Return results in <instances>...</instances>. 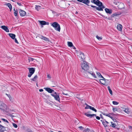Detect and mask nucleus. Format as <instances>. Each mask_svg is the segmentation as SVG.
Returning a JSON list of instances; mask_svg holds the SVG:
<instances>
[{
    "mask_svg": "<svg viewBox=\"0 0 132 132\" xmlns=\"http://www.w3.org/2000/svg\"><path fill=\"white\" fill-rule=\"evenodd\" d=\"M96 38L99 40H101L102 39V38L97 35L96 36Z\"/></svg>",
    "mask_w": 132,
    "mask_h": 132,
    "instance_id": "obj_40",
    "label": "nucleus"
},
{
    "mask_svg": "<svg viewBox=\"0 0 132 132\" xmlns=\"http://www.w3.org/2000/svg\"><path fill=\"white\" fill-rule=\"evenodd\" d=\"M101 77V78L103 79H105L101 75H100V76L99 77Z\"/></svg>",
    "mask_w": 132,
    "mask_h": 132,
    "instance_id": "obj_56",
    "label": "nucleus"
},
{
    "mask_svg": "<svg viewBox=\"0 0 132 132\" xmlns=\"http://www.w3.org/2000/svg\"><path fill=\"white\" fill-rule=\"evenodd\" d=\"M47 77L48 78L50 79L51 77L49 75H48L47 76Z\"/></svg>",
    "mask_w": 132,
    "mask_h": 132,
    "instance_id": "obj_54",
    "label": "nucleus"
},
{
    "mask_svg": "<svg viewBox=\"0 0 132 132\" xmlns=\"http://www.w3.org/2000/svg\"><path fill=\"white\" fill-rule=\"evenodd\" d=\"M78 128L81 130H82L83 129V127L82 126H79Z\"/></svg>",
    "mask_w": 132,
    "mask_h": 132,
    "instance_id": "obj_47",
    "label": "nucleus"
},
{
    "mask_svg": "<svg viewBox=\"0 0 132 132\" xmlns=\"http://www.w3.org/2000/svg\"><path fill=\"white\" fill-rule=\"evenodd\" d=\"M19 13L20 16H24L26 14V12L21 9L19 10Z\"/></svg>",
    "mask_w": 132,
    "mask_h": 132,
    "instance_id": "obj_11",
    "label": "nucleus"
},
{
    "mask_svg": "<svg viewBox=\"0 0 132 132\" xmlns=\"http://www.w3.org/2000/svg\"><path fill=\"white\" fill-rule=\"evenodd\" d=\"M118 8L120 9H122L124 7V4L121 2H118Z\"/></svg>",
    "mask_w": 132,
    "mask_h": 132,
    "instance_id": "obj_6",
    "label": "nucleus"
},
{
    "mask_svg": "<svg viewBox=\"0 0 132 132\" xmlns=\"http://www.w3.org/2000/svg\"><path fill=\"white\" fill-rule=\"evenodd\" d=\"M91 106H90L89 105H87V106H86L85 107V109H90V107H91Z\"/></svg>",
    "mask_w": 132,
    "mask_h": 132,
    "instance_id": "obj_38",
    "label": "nucleus"
},
{
    "mask_svg": "<svg viewBox=\"0 0 132 132\" xmlns=\"http://www.w3.org/2000/svg\"><path fill=\"white\" fill-rule=\"evenodd\" d=\"M27 132H33L31 130H28Z\"/></svg>",
    "mask_w": 132,
    "mask_h": 132,
    "instance_id": "obj_64",
    "label": "nucleus"
},
{
    "mask_svg": "<svg viewBox=\"0 0 132 132\" xmlns=\"http://www.w3.org/2000/svg\"><path fill=\"white\" fill-rule=\"evenodd\" d=\"M44 98L45 99V102L49 104V105H51L52 104L49 101H47V100L44 97V96H43Z\"/></svg>",
    "mask_w": 132,
    "mask_h": 132,
    "instance_id": "obj_31",
    "label": "nucleus"
},
{
    "mask_svg": "<svg viewBox=\"0 0 132 132\" xmlns=\"http://www.w3.org/2000/svg\"><path fill=\"white\" fill-rule=\"evenodd\" d=\"M18 12V10L17 9H16V10L15 11V12H14V15L15 16H16L17 15Z\"/></svg>",
    "mask_w": 132,
    "mask_h": 132,
    "instance_id": "obj_36",
    "label": "nucleus"
},
{
    "mask_svg": "<svg viewBox=\"0 0 132 132\" xmlns=\"http://www.w3.org/2000/svg\"><path fill=\"white\" fill-rule=\"evenodd\" d=\"M71 47H72V48L73 49H76V48L73 45V46H72Z\"/></svg>",
    "mask_w": 132,
    "mask_h": 132,
    "instance_id": "obj_61",
    "label": "nucleus"
},
{
    "mask_svg": "<svg viewBox=\"0 0 132 132\" xmlns=\"http://www.w3.org/2000/svg\"><path fill=\"white\" fill-rule=\"evenodd\" d=\"M105 79H100V81L102 84L106 85H107L106 84H105L104 82H105Z\"/></svg>",
    "mask_w": 132,
    "mask_h": 132,
    "instance_id": "obj_16",
    "label": "nucleus"
},
{
    "mask_svg": "<svg viewBox=\"0 0 132 132\" xmlns=\"http://www.w3.org/2000/svg\"><path fill=\"white\" fill-rule=\"evenodd\" d=\"M47 98H48L50 96L48 95H47L46 94L44 95Z\"/></svg>",
    "mask_w": 132,
    "mask_h": 132,
    "instance_id": "obj_51",
    "label": "nucleus"
},
{
    "mask_svg": "<svg viewBox=\"0 0 132 132\" xmlns=\"http://www.w3.org/2000/svg\"><path fill=\"white\" fill-rule=\"evenodd\" d=\"M105 10L106 12L109 14H111L112 12V10L111 9H108V8H105Z\"/></svg>",
    "mask_w": 132,
    "mask_h": 132,
    "instance_id": "obj_13",
    "label": "nucleus"
},
{
    "mask_svg": "<svg viewBox=\"0 0 132 132\" xmlns=\"http://www.w3.org/2000/svg\"><path fill=\"white\" fill-rule=\"evenodd\" d=\"M110 113H109L108 114H106L105 113H103V114L104 115L106 116H108L111 119H112L113 118L111 117L110 114Z\"/></svg>",
    "mask_w": 132,
    "mask_h": 132,
    "instance_id": "obj_28",
    "label": "nucleus"
},
{
    "mask_svg": "<svg viewBox=\"0 0 132 132\" xmlns=\"http://www.w3.org/2000/svg\"><path fill=\"white\" fill-rule=\"evenodd\" d=\"M28 60H29V62H30V61H33L34 60H35V59L31 57H29L28 58Z\"/></svg>",
    "mask_w": 132,
    "mask_h": 132,
    "instance_id": "obj_32",
    "label": "nucleus"
},
{
    "mask_svg": "<svg viewBox=\"0 0 132 132\" xmlns=\"http://www.w3.org/2000/svg\"><path fill=\"white\" fill-rule=\"evenodd\" d=\"M28 68L29 70V73L28 74V77H30L34 73L35 71V68Z\"/></svg>",
    "mask_w": 132,
    "mask_h": 132,
    "instance_id": "obj_4",
    "label": "nucleus"
},
{
    "mask_svg": "<svg viewBox=\"0 0 132 132\" xmlns=\"http://www.w3.org/2000/svg\"><path fill=\"white\" fill-rule=\"evenodd\" d=\"M123 109L126 113H129V111L128 109H126L125 108H123Z\"/></svg>",
    "mask_w": 132,
    "mask_h": 132,
    "instance_id": "obj_27",
    "label": "nucleus"
},
{
    "mask_svg": "<svg viewBox=\"0 0 132 132\" xmlns=\"http://www.w3.org/2000/svg\"><path fill=\"white\" fill-rule=\"evenodd\" d=\"M43 90L42 89H40L39 90V91L40 92H42L43 91Z\"/></svg>",
    "mask_w": 132,
    "mask_h": 132,
    "instance_id": "obj_62",
    "label": "nucleus"
},
{
    "mask_svg": "<svg viewBox=\"0 0 132 132\" xmlns=\"http://www.w3.org/2000/svg\"><path fill=\"white\" fill-rule=\"evenodd\" d=\"M44 89L46 91H47L49 93H52L54 92V91L52 89L50 88L47 87L45 88Z\"/></svg>",
    "mask_w": 132,
    "mask_h": 132,
    "instance_id": "obj_9",
    "label": "nucleus"
},
{
    "mask_svg": "<svg viewBox=\"0 0 132 132\" xmlns=\"http://www.w3.org/2000/svg\"><path fill=\"white\" fill-rule=\"evenodd\" d=\"M6 107V105L2 102H0V109L4 110Z\"/></svg>",
    "mask_w": 132,
    "mask_h": 132,
    "instance_id": "obj_8",
    "label": "nucleus"
},
{
    "mask_svg": "<svg viewBox=\"0 0 132 132\" xmlns=\"http://www.w3.org/2000/svg\"><path fill=\"white\" fill-rule=\"evenodd\" d=\"M100 117L101 118H102V119H103V117L102 115L101 114L100 115Z\"/></svg>",
    "mask_w": 132,
    "mask_h": 132,
    "instance_id": "obj_55",
    "label": "nucleus"
},
{
    "mask_svg": "<svg viewBox=\"0 0 132 132\" xmlns=\"http://www.w3.org/2000/svg\"><path fill=\"white\" fill-rule=\"evenodd\" d=\"M41 7V6L39 5H36L35 8L36 9L37 11H38L39 9Z\"/></svg>",
    "mask_w": 132,
    "mask_h": 132,
    "instance_id": "obj_33",
    "label": "nucleus"
},
{
    "mask_svg": "<svg viewBox=\"0 0 132 132\" xmlns=\"http://www.w3.org/2000/svg\"><path fill=\"white\" fill-rule=\"evenodd\" d=\"M6 128V127L0 125V132H4V131H6L5 129Z\"/></svg>",
    "mask_w": 132,
    "mask_h": 132,
    "instance_id": "obj_10",
    "label": "nucleus"
},
{
    "mask_svg": "<svg viewBox=\"0 0 132 132\" xmlns=\"http://www.w3.org/2000/svg\"><path fill=\"white\" fill-rule=\"evenodd\" d=\"M108 90L109 91L110 94L111 95H112V91L111 90V89L110 87L109 86H108Z\"/></svg>",
    "mask_w": 132,
    "mask_h": 132,
    "instance_id": "obj_26",
    "label": "nucleus"
},
{
    "mask_svg": "<svg viewBox=\"0 0 132 132\" xmlns=\"http://www.w3.org/2000/svg\"><path fill=\"white\" fill-rule=\"evenodd\" d=\"M14 39L15 40V43L17 44H18L19 43L17 40L16 39V38H15V39Z\"/></svg>",
    "mask_w": 132,
    "mask_h": 132,
    "instance_id": "obj_48",
    "label": "nucleus"
},
{
    "mask_svg": "<svg viewBox=\"0 0 132 132\" xmlns=\"http://www.w3.org/2000/svg\"><path fill=\"white\" fill-rule=\"evenodd\" d=\"M96 118L98 120H100V117L98 116H96Z\"/></svg>",
    "mask_w": 132,
    "mask_h": 132,
    "instance_id": "obj_50",
    "label": "nucleus"
},
{
    "mask_svg": "<svg viewBox=\"0 0 132 132\" xmlns=\"http://www.w3.org/2000/svg\"><path fill=\"white\" fill-rule=\"evenodd\" d=\"M37 78V75H36L33 78L31 79V80H32L33 81H36V79Z\"/></svg>",
    "mask_w": 132,
    "mask_h": 132,
    "instance_id": "obj_25",
    "label": "nucleus"
},
{
    "mask_svg": "<svg viewBox=\"0 0 132 132\" xmlns=\"http://www.w3.org/2000/svg\"><path fill=\"white\" fill-rule=\"evenodd\" d=\"M51 26L55 28V29L56 31H60V25L56 22L53 23L51 24Z\"/></svg>",
    "mask_w": 132,
    "mask_h": 132,
    "instance_id": "obj_2",
    "label": "nucleus"
},
{
    "mask_svg": "<svg viewBox=\"0 0 132 132\" xmlns=\"http://www.w3.org/2000/svg\"><path fill=\"white\" fill-rule=\"evenodd\" d=\"M102 124L105 127H109V125H106V124L105 121H102Z\"/></svg>",
    "mask_w": 132,
    "mask_h": 132,
    "instance_id": "obj_30",
    "label": "nucleus"
},
{
    "mask_svg": "<svg viewBox=\"0 0 132 132\" xmlns=\"http://www.w3.org/2000/svg\"><path fill=\"white\" fill-rule=\"evenodd\" d=\"M85 115L87 116V117H89L90 118H92L93 116H96V114H90L88 113H85Z\"/></svg>",
    "mask_w": 132,
    "mask_h": 132,
    "instance_id": "obj_15",
    "label": "nucleus"
},
{
    "mask_svg": "<svg viewBox=\"0 0 132 132\" xmlns=\"http://www.w3.org/2000/svg\"><path fill=\"white\" fill-rule=\"evenodd\" d=\"M51 95L54 97L55 99L57 101L60 103V98L59 97V93H57L55 92L51 94Z\"/></svg>",
    "mask_w": 132,
    "mask_h": 132,
    "instance_id": "obj_3",
    "label": "nucleus"
},
{
    "mask_svg": "<svg viewBox=\"0 0 132 132\" xmlns=\"http://www.w3.org/2000/svg\"><path fill=\"white\" fill-rule=\"evenodd\" d=\"M112 119L113 120V121L114 122H116V121H117V120H116V119H114L113 118V119Z\"/></svg>",
    "mask_w": 132,
    "mask_h": 132,
    "instance_id": "obj_60",
    "label": "nucleus"
},
{
    "mask_svg": "<svg viewBox=\"0 0 132 132\" xmlns=\"http://www.w3.org/2000/svg\"><path fill=\"white\" fill-rule=\"evenodd\" d=\"M111 124L109 125V127H111L113 128H115L116 127V124L113 123L112 122H111Z\"/></svg>",
    "mask_w": 132,
    "mask_h": 132,
    "instance_id": "obj_21",
    "label": "nucleus"
},
{
    "mask_svg": "<svg viewBox=\"0 0 132 132\" xmlns=\"http://www.w3.org/2000/svg\"><path fill=\"white\" fill-rule=\"evenodd\" d=\"M45 25H46V24L48 25L49 24V23L48 22H46V21H45Z\"/></svg>",
    "mask_w": 132,
    "mask_h": 132,
    "instance_id": "obj_63",
    "label": "nucleus"
},
{
    "mask_svg": "<svg viewBox=\"0 0 132 132\" xmlns=\"http://www.w3.org/2000/svg\"><path fill=\"white\" fill-rule=\"evenodd\" d=\"M102 3L101 2H98L96 3L95 4H96L97 6L100 7L101 5H102Z\"/></svg>",
    "mask_w": 132,
    "mask_h": 132,
    "instance_id": "obj_22",
    "label": "nucleus"
},
{
    "mask_svg": "<svg viewBox=\"0 0 132 132\" xmlns=\"http://www.w3.org/2000/svg\"><path fill=\"white\" fill-rule=\"evenodd\" d=\"M90 6L92 7L95 8L97 10L99 11H103V9L105 8V7L102 4V5H101L100 7H98L96 6L92 5H90Z\"/></svg>",
    "mask_w": 132,
    "mask_h": 132,
    "instance_id": "obj_5",
    "label": "nucleus"
},
{
    "mask_svg": "<svg viewBox=\"0 0 132 132\" xmlns=\"http://www.w3.org/2000/svg\"><path fill=\"white\" fill-rule=\"evenodd\" d=\"M90 3V1L89 0H83L82 3H83L85 4L88 6H89L88 4Z\"/></svg>",
    "mask_w": 132,
    "mask_h": 132,
    "instance_id": "obj_14",
    "label": "nucleus"
},
{
    "mask_svg": "<svg viewBox=\"0 0 132 132\" xmlns=\"http://www.w3.org/2000/svg\"><path fill=\"white\" fill-rule=\"evenodd\" d=\"M128 128L129 129H131L132 130V127L131 126H128Z\"/></svg>",
    "mask_w": 132,
    "mask_h": 132,
    "instance_id": "obj_59",
    "label": "nucleus"
},
{
    "mask_svg": "<svg viewBox=\"0 0 132 132\" xmlns=\"http://www.w3.org/2000/svg\"><path fill=\"white\" fill-rule=\"evenodd\" d=\"M97 76H98L99 77L101 75V74L99 72H96Z\"/></svg>",
    "mask_w": 132,
    "mask_h": 132,
    "instance_id": "obj_45",
    "label": "nucleus"
},
{
    "mask_svg": "<svg viewBox=\"0 0 132 132\" xmlns=\"http://www.w3.org/2000/svg\"><path fill=\"white\" fill-rule=\"evenodd\" d=\"M6 95L9 97L10 100V101H11L12 100V97H11L10 94H6Z\"/></svg>",
    "mask_w": 132,
    "mask_h": 132,
    "instance_id": "obj_35",
    "label": "nucleus"
},
{
    "mask_svg": "<svg viewBox=\"0 0 132 132\" xmlns=\"http://www.w3.org/2000/svg\"><path fill=\"white\" fill-rule=\"evenodd\" d=\"M90 130L88 128H87L86 129L84 130V131L86 132H89Z\"/></svg>",
    "mask_w": 132,
    "mask_h": 132,
    "instance_id": "obj_44",
    "label": "nucleus"
},
{
    "mask_svg": "<svg viewBox=\"0 0 132 132\" xmlns=\"http://www.w3.org/2000/svg\"><path fill=\"white\" fill-rule=\"evenodd\" d=\"M112 110L114 112H115L116 111H117L118 110L116 108H113Z\"/></svg>",
    "mask_w": 132,
    "mask_h": 132,
    "instance_id": "obj_42",
    "label": "nucleus"
},
{
    "mask_svg": "<svg viewBox=\"0 0 132 132\" xmlns=\"http://www.w3.org/2000/svg\"><path fill=\"white\" fill-rule=\"evenodd\" d=\"M6 5L9 7L10 11H11L12 9V6L10 3H7Z\"/></svg>",
    "mask_w": 132,
    "mask_h": 132,
    "instance_id": "obj_23",
    "label": "nucleus"
},
{
    "mask_svg": "<svg viewBox=\"0 0 132 132\" xmlns=\"http://www.w3.org/2000/svg\"><path fill=\"white\" fill-rule=\"evenodd\" d=\"M104 121H105L106 122V125H109V122H108V121H106L105 119H104Z\"/></svg>",
    "mask_w": 132,
    "mask_h": 132,
    "instance_id": "obj_49",
    "label": "nucleus"
},
{
    "mask_svg": "<svg viewBox=\"0 0 132 132\" xmlns=\"http://www.w3.org/2000/svg\"><path fill=\"white\" fill-rule=\"evenodd\" d=\"M1 28L3 29L7 32H9V29H8L7 27L5 26H2L1 27Z\"/></svg>",
    "mask_w": 132,
    "mask_h": 132,
    "instance_id": "obj_12",
    "label": "nucleus"
},
{
    "mask_svg": "<svg viewBox=\"0 0 132 132\" xmlns=\"http://www.w3.org/2000/svg\"><path fill=\"white\" fill-rule=\"evenodd\" d=\"M38 37H39V38L41 39L44 40H45L46 41H48L49 42H50V41L49 40L48 38L46 37H44L42 35H40L39 36H38Z\"/></svg>",
    "mask_w": 132,
    "mask_h": 132,
    "instance_id": "obj_7",
    "label": "nucleus"
},
{
    "mask_svg": "<svg viewBox=\"0 0 132 132\" xmlns=\"http://www.w3.org/2000/svg\"><path fill=\"white\" fill-rule=\"evenodd\" d=\"M98 14H100V15H101V16H102L103 17H104V18H107V17H105V16H104V15H102L101 13H100L99 12H97V13Z\"/></svg>",
    "mask_w": 132,
    "mask_h": 132,
    "instance_id": "obj_46",
    "label": "nucleus"
},
{
    "mask_svg": "<svg viewBox=\"0 0 132 132\" xmlns=\"http://www.w3.org/2000/svg\"><path fill=\"white\" fill-rule=\"evenodd\" d=\"M2 120H3L4 122H7L8 123H9V122L7 120H6L5 119L3 118H2Z\"/></svg>",
    "mask_w": 132,
    "mask_h": 132,
    "instance_id": "obj_43",
    "label": "nucleus"
},
{
    "mask_svg": "<svg viewBox=\"0 0 132 132\" xmlns=\"http://www.w3.org/2000/svg\"><path fill=\"white\" fill-rule=\"evenodd\" d=\"M13 126L15 128H17L18 127L17 125L14 123H13Z\"/></svg>",
    "mask_w": 132,
    "mask_h": 132,
    "instance_id": "obj_41",
    "label": "nucleus"
},
{
    "mask_svg": "<svg viewBox=\"0 0 132 132\" xmlns=\"http://www.w3.org/2000/svg\"><path fill=\"white\" fill-rule=\"evenodd\" d=\"M113 104L114 105H117L119 104V102L116 101H113L112 102Z\"/></svg>",
    "mask_w": 132,
    "mask_h": 132,
    "instance_id": "obj_37",
    "label": "nucleus"
},
{
    "mask_svg": "<svg viewBox=\"0 0 132 132\" xmlns=\"http://www.w3.org/2000/svg\"><path fill=\"white\" fill-rule=\"evenodd\" d=\"M121 14V13H116L112 14V15H111V17H113L114 16H116L118 15H119Z\"/></svg>",
    "mask_w": 132,
    "mask_h": 132,
    "instance_id": "obj_17",
    "label": "nucleus"
},
{
    "mask_svg": "<svg viewBox=\"0 0 132 132\" xmlns=\"http://www.w3.org/2000/svg\"><path fill=\"white\" fill-rule=\"evenodd\" d=\"M62 94L63 95H68V94L67 93H66V94H65V93H63Z\"/></svg>",
    "mask_w": 132,
    "mask_h": 132,
    "instance_id": "obj_58",
    "label": "nucleus"
},
{
    "mask_svg": "<svg viewBox=\"0 0 132 132\" xmlns=\"http://www.w3.org/2000/svg\"><path fill=\"white\" fill-rule=\"evenodd\" d=\"M9 35L10 37L11 38L13 39H15V35L14 34H9Z\"/></svg>",
    "mask_w": 132,
    "mask_h": 132,
    "instance_id": "obj_20",
    "label": "nucleus"
},
{
    "mask_svg": "<svg viewBox=\"0 0 132 132\" xmlns=\"http://www.w3.org/2000/svg\"><path fill=\"white\" fill-rule=\"evenodd\" d=\"M118 2H114V3L115 5H118Z\"/></svg>",
    "mask_w": 132,
    "mask_h": 132,
    "instance_id": "obj_57",
    "label": "nucleus"
},
{
    "mask_svg": "<svg viewBox=\"0 0 132 132\" xmlns=\"http://www.w3.org/2000/svg\"><path fill=\"white\" fill-rule=\"evenodd\" d=\"M38 22H39L40 24L42 25H45V21H38Z\"/></svg>",
    "mask_w": 132,
    "mask_h": 132,
    "instance_id": "obj_24",
    "label": "nucleus"
},
{
    "mask_svg": "<svg viewBox=\"0 0 132 132\" xmlns=\"http://www.w3.org/2000/svg\"><path fill=\"white\" fill-rule=\"evenodd\" d=\"M90 108H91L90 109V110H92L95 111V112H97V110L95 108H94L92 106H91V107Z\"/></svg>",
    "mask_w": 132,
    "mask_h": 132,
    "instance_id": "obj_34",
    "label": "nucleus"
},
{
    "mask_svg": "<svg viewBox=\"0 0 132 132\" xmlns=\"http://www.w3.org/2000/svg\"><path fill=\"white\" fill-rule=\"evenodd\" d=\"M81 67L82 70L85 71H87L88 70L89 67L88 63L85 61H84L81 65Z\"/></svg>",
    "mask_w": 132,
    "mask_h": 132,
    "instance_id": "obj_1",
    "label": "nucleus"
},
{
    "mask_svg": "<svg viewBox=\"0 0 132 132\" xmlns=\"http://www.w3.org/2000/svg\"><path fill=\"white\" fill-rule=\"evenodd\" d=\"M78 2L82 3L83 0H76Z\"/></svg>",
    "mask_w": 132,
    "mask_h": 132,
    "instance_id": "obj_52",
    "label": "nucleus"
},
{
    "mask_svg": "<svg viewBox=\"0 0 132 132\" xmlns=\"http://www.w3.org/2000/svg\"><path fill=\"white\" fill-rule=\"evenodd\" d=\"M91 75L94 78H97V77L96 76L95 74L94 73H93V72L92 73H91Z\"/></svg>",
    "mask_w": 132,
    "mask_h": 132,
    "instance_id": "obj_39",
    "label": "nucleus"
},
{
    "mask_svg": "<svg viewBox=\"0 0 132 132\" xmlns=\"http://www.w3.org/2000/svg\"><path fill=\"white\" fill-rule=\"evenodd\" d=\"M68 46L70 47H71L73 46V44L71 42H68Z\"/></svg>",
    "mask_w": 132,
    "mask_h": 132,
    "instance_id": "obj_29",
    "label": "nucleus"
},
{
    "mask_svg": "<svg viewBox=\"0 0 132 132\" xmlns=\"http://www.w3.org/2000/svg\"><path fill=\"white\" fill-rule=\"evenodd\" d=\"M17 4H18V5H19L20 6H22V4L20 3L17 2Z\"/></svg>",
    "mask_w": 132,
    "mask_h": 132,
    "instance_id": "obj_53",
    "label": "nucleus"
},
{
    "mask_svg": "<svg viewBox=\"0 0 132 132\" xmlns=\"http://www.w3.org/2000/svg\"><path fill=\"white\" fill-rule=\"evenodd\" d=\"M82 60H84L85 58V56L84 55V54L82 52H81L80 54Z\"/></svg>",
    "mask_w": 132,
    "mask_h": 132,
    "instance_id": "obj_19",
    "label": "nucleus"
},
{
    "mask_svg": "<svg viewBox=\"0 0 132 132\" xmlns=\"http://www.w3.org/2000/svg\"><path fill=\"white\" fill-rule=\"evenodd\" d=\"M122 26L121 24H119L117 26V29L119 31H121L122 30Z\"/></svg>",
    "mask_w": 132,
    "mask_h": 132,
    "instance_id": "obj_18",
    "label": "nucleus"
}]
</instances>
